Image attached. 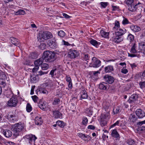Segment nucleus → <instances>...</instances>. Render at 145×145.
Wrapping results in <instances>:
<instances>
[{
	"label": "nucleus",
	"instance_id": "24",
	"mask_svg": "<svg viewBox=\"0 0 145 145\" xmlns=\"http://www.w3.org/2000/svg\"><path fill=\"white\" fill-rule=\"evenodd\" d=\"M113 67L111 65H108L105 68V71L106 73H109L114 71Z\"/></svg>",
	"mask_w": 145,
	"mask_h": 145
},
{
	"label": "nucleus",
	"instance_id": "10",
	"mask_svg": "<svg viewBox=\"0 0 145 145\" xmlns=\"http://www.w3.org/2000/svg\"><path fill=\"white\" fill-rule=\"evenodd\" d=\"M18 101L16 98L12 97L7 103V105L10 107L15 106L18 103Z\"/></svg>",
	"mask_w": 145,
	"mask_h": 145
},
{
	"label": "nucleus",
	"instance_id": "51",
	"mask_svg": "<svg viewBox=\"0 0 145 145\" xmlns=\"http://www.w3.org/2000/svg\"><path fill=\"white\" fill-rule=\"evenodd\" d=\"M88 122V120L86 117H84L82 118V124L84 125H86Z\"/></svg>",
	"mask_w": 145,
	"mask_h": 145
},
{
	"label": "nucleus",
	"instance_id": "28",
	"mask_svg": "<svg viewBox=\"0 0 145 145\" xmlns=\"http://www.w3.org/2000/svg\"><path fill=\"white\" fill-rule=\"evenodd\" d=\"M110 118V114L108 113H107L101 115V119L105 120L108 121Z\"/></svg>",
	"mask_w": 145,
	"mask_h": 145
},
{
	"label": "nucleus",
	"instance_id": "16",
	"mask_svg": "<svg viewBox=\"0 0 145 145\" xmlns=\"http://www.w3.org/2000/svg\"><path fill=\"white\" fill-rule=\"evenodd\" d=\"M99 88L100 89L107 90L109 89V86L107 83L103 82L99 84Z\"/></svg>",
	"mask_w": 145,
	"mask_h": 145
},
{
	"label": "nucleus",
	"instance_id": "58",
	"mask_svg": "<svg viewBox=\"0 0 145 145\" xmlns=\"http://www.w3.org/2000/svg\"><path fill=\"white\" fill-rule=\"evenodd\" d=\"M139 84L141 88L143 89L145 88V81L140 82Z\"/></svg>",
	"mask_w": 145,
	"mask_h": 145
},
{
	"label": "nucleus",
	"instance_id": "62",
	"mask_svg": "<svg viewBox=\"0 0 145 145\" xmlns=\"http://www.w3.org/2000/svg\"><path fill=\"white\" fill-rule=\"evenodd\" d=\"M145 130V127L144 126H142L141 127H139L138 128V131H143Z\"/></svg>",
	"mask_w": 145,
	"mask_h": 145
},
{
	"label": "nucleus",
	"instance_id": "60",
	"mask_svg": "<svg viewBox=\"0 0 145 145\" xmlns=\"http://www.w3.org/2000/svg\"><path fill=\"white\" fill-rule=\"evenodd\" d=\"M38 75H42L43 74H46L48 73V72H43L41 71H40L38 72Z\"/></svg>",
	"mask_w": 145,
	"mask_h": 145
},
{
	"label": "nucleus",
	"instance_id": "46",
	"mask_svg": "<svg viewBox=\"0 0 145 145\" xmlns=\"http://www.w3.org/2000/svg\"><path fill=\"white\" fill-rule=\"evenodd\" d=\"M26 109V110L28 112H30L32 110V107L29 103H27V104Z\"/></svg>",
	"mask_w": 145,
	"mask_h": 145
},
{
	"label": "nucleus",
	"instance_id": "37",
	"mask_svg": "<svg viewBox=\"0 0 145 145\" xmlns=\"http://www.w3.org/2000/svg\"><path fill=\"white\" fill-rule=\"evenodd\" d=\"M127 39L131 43L134 40V36L132 34H129L128 35Z\"/></svg>",
	"mask_w": 145,
	"mask_h": 145
},
{
	"label": "nucleus",
	"instance_id": "48",
	"mask_svg": "<svg viewBox=\"0 0 145 145\" xmlns=\"http://www.w3.org/2000/svg\"><path fill=\"white\" fill-rule=\"evenodd\" d=\"M86 113L88 114V116H90L92 114V111L91 108H87L86 109Z\"/></svg>",
	"mask_w": 145,
	"mask_h": 145
},
{
	"label": "nucleus",
	"instance_id": "50",
	"mask_svg": "<svg viewBox=\"0 0 145 145\" xmlns=\"http://www.w3.org/2000/svg\"><path fill=\"white\" fill-rule=\"evenodd\" d=\"M127 143L130 145L133 144L135 143V141L133 139H128L127 141Z\"/></svg>",
	"mask_w": 145,
	"mask_h": 145
},
{
	"label": "nucleus",
	"instance_id": "43",
	"mask_svg": "<svg viewBox=\"0 0 145 145\" xmlns=\"http://www.w3.org/2000/svg\"><path fill=\"white\" fill-rule=\"evenodd\" d=\"M52 104L54 105L59 104L60 103V100L59 98H55Z\"/></svg>",
	"mask_w": 145,
	"mask_h": 145
},
{
	"label": "nucleus",
	"instance_id": "13",
	"mask_svg": "<svg viewBox=\"0 0 145 145\" xmlns=\"http://www.w3.org/2000/svg\"><path fill=\"white\" fill-rule=\"evenodd\" d=\"M135 113L138 118H142L145 117V112L141 109H138L136 111Z\"/></svg>",
	"mask_w": 145,
	"mask_h": 145
},
{
	"label": "nucleus",
	"instance_id": "38",
	"mask_svg": "<svg viewBox=\"0 0 145 145\" xmlns=\"http://www.w3.org/2000/svg\"><path fill=\"white\" fill-rule=\"evenodd\" d=\"M90 44L93 45L97 47L99 45V43L95 40L92 39L90 41Z\"/></svg>",
	"mask_w": 145,
	"mask_h": 145
},
{
	"label": "nucleus",
	"instance_id": "45",
	"mask_svg": "<svg viewBox=\"0 0 145 145\" xmlns=\"http://www.w3.org/2000/svg\"><path fill=\"white\" fill-rule=\"evenodd\" d=\"M100 121V125L101 126L103 127L106 125L107 121L101 119Z\"/></svg>",
	"mask_w": 145,
	"mask_h": 145
},
{
	"label": "nucleus",
	"instance_id": "12",
	"mask_svg": "<svg viewBox=\"0 0 145 145\" xmlns=\"http://www.w3.org/2000/svg\"><path fill=\"white\" fill-rule=\"evenodd\" d=\"M77 135L83 140L87 142L90 140L91 139V137L89 135H87L81 133H78Z\"/></svg>",
	"mask_w": 145,
	"mask_h": 145
},
{
	"label": "nucleus",
	"instance_id": "23",
	"mask_svg": "<svg viewBox=\"0 0 145 145\" xmlns=\"http://www.w3.org/2000/svg\"><path fill=\"white\" fill-rule=\"evenodd\" d=\"M130 28L134 32L139 31L141 30L140 27L136 25H131L130 26Z\"/></svg>",
	"mask_w": 145,
	"mask_h": 145
},
{
	"label": "nucleus",
	"instance_id": "31",
	"mask_svg": "<svg viewBox=\"0 0 145 145\" xmlns=\"http://www.w3.org/2000/svg\"><path fill=\"white\" fill-rule=\"evenodd\" d=\"M100 34L101 36L104 38H107L109 35L108 32H106L103 30H101L100 31Z\"/></svg>",
	"mask_w": 145,
	"mask_h": 145
},
{
	"label": "nucleus",
	"instance_id": "3",
	"mask_svg": "<svg viewBox=\"0 0 145 145\" xmlns=\"http://www.w3.org/2000/svg\"><path fill=\"white\" fill-rule=\"evenodd\" d=\"M24 124L21 123H18L14 125L12 128V130L14 132V135L16 137L19 135V134L24 129Z\"/></svg>",
	"mask_w": 145,
	"mask_h": 145
},
{
	"label": "nucleus",
	"instance_id": "25",
	"mask_svg": "<svg viewBox=\"0 0 145 145\" xmlns=\"http://www.w3.org/2000/svg\"><path fill=\"white\" fill-rule=\"evenodd\" d=\"M31 81V83H36L39 80V78L38 75H32L30 77Z\"/></svg>",
	"mask_w": 145,
	"mask_h": 145
},
{
	"label": "nucleus",
	"instance_id": "22",
	"mask_svg": "<svg viewBox=\"0 0 145 145\" xmlns=\"http://www.w3.org/2000/svg\"><path fill=\"white\" fill-rule=\"evenodd\" d=\"M44 60V59L42 56L41 57L35 61L34 62V64L35 65L39 67V66L42 64Z\"/></svg>",
	"mask_w": 145,
	"mask_h": 145
},
{
	"label": "nucleus",
	"instance_id": "55",
	"mask_svg": "<svg viewBox=\"0 0 145 145\" xmlns=\"http://www.w3.org/2000/svg\"><path fill=\"white\" fill-rule=\"evenodd\" d=\"M120 122V120H118L116 122L114 123L113 124L111 125L110 126V129L112 128L113 127L116 125H119Z\"/></svg>",
	"mask_w": 145,
	"mask_h": 145
},
{
	"label": "nucleus",
	"instance_id": "63",
	"mask_svg": "<svg viewBox=\"0 0 145 145\" xmlns=\"http://www.w3.org/2000/svg\"><path fill=\"white\" fill-rule=\"evenodd\" d=\"M113 11L118 10L119 9V7L117 6H112Z\"/></svg>",
	"mask_w": 145,
	"mask_h": 145
},
{
	"label": "nucleus",
	"instance_id": "26",
	"mask_svg": "<svg viewBox=\"0 0 145 145\" xmlns=\"http://www.w3.org/2000/svg\"><path fill=\"white\" fill-rule=\"evenodd\" d=\"M53 114L55 118H60L62 117V114L58 110L53 111Z\"/></svg>",
	"mask_w": 145,
	"mask_h": 145
},
{
	"label": "nucleus",
	"instance_id": "32",
	"mask_svg": "<svg viewBox=\"0 0 145 145\" xmlns=\"http://www.w3.org/2000/svg\"><path fill=\"white\" fill-rule=\"evenodd\" d=\"M82 93L81 97L82 99H86L88 97L87 92L84 90H82L81 91Z\"/></svg>",
	"mask_w": 145,
	"mask_h": 145
},
{
	"label": "nucleus",
	"instance_id": "7",
	"mask_svg": "<svg viewBox=\"0 0 145 145\" xmlns=\"http://www.w3.org/2000/svg\"><path fill=\"white\" fill-rule=\"evenodd\" d=\"M137 46L135 43H134L133 46H132L131 50L130 52L133 54L128 53V56L131 57H139L140 56L139 54H138V51L136 50Z\"/></svg>",
	"mask_w": 145,
	"mask_h": 145
},
{
	"label": "nucleus",
	"instance_id": "33",
	"mask_svg": "<svg viewBox=\"0 0 145 145\" xmlns=\"http://www.w3.org/2000/svg\"><path fill=\"white\" fill-rule=\"evenodd\" d=\"M56 123L57 125L61 128H63L65 125V123L63 121L58 120L56 121Z\"/></svg>",
	"mask_w": 145,
	"mask_h": 145
},
{
	"label": "nucleus",
	"instance_id": "35",
	"mask_svg": "<svg viewBox=\"0 0 145 145\" xmlns=\"http://www.w3.org/2000/svg\"><path fill=\"white\" fill-rule=\"evenodd\" d=\"M113 112L114 114L120 112L121 110H120V107L118 106H115L113 109Z\"/></svg>",
	"mask_w": 145,
	"mask_h": 145
},
{
	"label": "nucleus",
	"instance_id": "4",
	"mask_svg": "<svg viewBox=\"0 0 145 145\" xmlns=\"http://www.w3.org/2000/svg\"><path fill=\"white\" fill-rule=\"evenodd\" d=\"M53 37L52 34L49 32L46 31L43 32L41 35H38L37 37L38 41L40 42L44 41V40H46Z\"/></svg>",
	"mask_w": 145,
	"mask_h": 145
},
{
	"label": "nucleus",
	"instance_id": "47",
	"mask_svg": "<svg viewBox=\"0 0 145 145\" xmlns=\"http://www.w3.org/2000/svg\"><path fill=\"white\" fill-rule=\"evenodd\" d=\"M115 26L113 27V29H118L120 27L119 22L117 20L115 21Z\"/></svg>",
	"mask_w": 145,
	"mask_h": 145
},
{
	"label": "nucleus",
	"instance_id": "61",
	"mask_svg": "<svg viewBox=\"0 0 145 145\" xmlns=\"http://www.w3.org/2000/svg\"><path fill=\"white\" fill-rule=\"evenodd\" d=\"M35 67L32 69V71L33 72H35L37 71L39 68V67L37 65H35Z\"/></svg>",
	"mask_w": 145,
	"mask_h": 145
},
{
	"label": "nucleus",
	"instance_id": "20",
	"mask_svg": "<svg viewBox=\"0 0 145 145\" xmlns=\"http://www.w3.org/2000/svg\"><path fill=\"white\" fill-rule=\"evenodd\" d=\"M111 135L112 137L116 138V139L119 140L120 138V135L116 129H113L112 131Z\"/></svg>",
	"mask_w": 145,
	"mask_h": 145
},
{
	"label": "nucleus",
	"instance_id": "30",
	"mask_svg": "<svg viewBox=\"0 0 145 145\" xmlns=\"http://www.w3.org/2000/svg\"><path fill=\"white\" fill-rule=\"evenodd\" d=\"M0 76L2 80H5L7 79V76L5 72L1 70H0Z\"/></svg>",
	"mask_w": 145,
	"mask_h": 145
},
{
	"label": "nucleus",
	"instance_id": "54",
	"mask_svg": "<svg viewBox=\"0 0 145 145\" xmlns=\"http://www.w3.org/2000/svg\"><path fill=\"white\" fill-rule=\"evenodd\" d=\"M39 48L41 50H44L46 48V46L45 44L41 43L39 46Z\"/></svg>",
	"mask_w": 145,
	"mask_h": 145
},
{
	"label": "nucleus",
	"instance_id": "1",
	"mask_svg": "<svg viewBox=\"0 0 145 145\" xmlns=\"http://www.w3.org/2000/svg\"><path fill=\"white\" fill-rule=\"evenodd\" d=\"M42 56L45 62L47 63L53 62L56 59L55 52L49 50L44 51Z\"/></svg>",
	"mask_w": 145,
	"mask_h": 145
},
{
	"label": "nucleus",
	"instance_id": "2",
	"mask_svg": "<svg viewBox=\"0 0 145 145\" xmlns=\"http://www.w3.org/2000/svg\"><path fill=\"white\" fill-rule=\"evenodd\" d=\"M127 30L125 29H122L119 28L117 29V31H115V33L116 37L113 38V40L115 42L119 43L123 40V39L121 37L126 32Z\"/></svg>",
	"mask_w": 145,
	"mask_h": 145
},
{
	"label": "nucleus",
	"instance_id": "41",
	"mask_svg": "<svg viewBox=\"0 0 145 145\" xmlns=\"http://www.w3.org/2000/svg\"><path fill=\"white\" fill-rule=\"evenodd\" d=\"M123 20L122 22L123 25H125L127 24H131V23L124 16H123Z\"/></svg>",
	"mask_w": 145,
	"mask_h": 145
},
{
	"label": "nucleus",
	"instance_id": "18",
	"mask_svg": "<svg viewBox=\"0 0 145 145\" xmlns=\"http://www.w3.org/2000/svg\"><path fill=\"white\" fill-rule=\"evenodd\" d=\"M50 47L52 49H55L57 47V45L55 40H50L47 43Z\"/></svg>",
	"mask_w": 145,
	"mask_h": 145
},
{
	"label": "nucleus",
	"instance_id": "57",
	"mask_svg": "<svg viewBox=\"0 0 145 145\" xmlns=\"http://www.w3.org/2000/svg\"><path fill=\"white\" fill-rule=\"evenodd\" d=\"M103 108L106 111H108V110L109 108V104L107 105H105L104 103L103 105Z\"/></svg>",
	"mask_w": 145,
	"mask_h": 145
},
{
	"label": "nucleus",
	"instance_id": "11",
	"mask_svg": "<svg viewBox=\"0 0 145 145\" xmlns=\"http://www.w3.org/2000/svg\"><path fill=\"white\" fill-rule=\"evenodd\" d=\"M79 55V53L77 50H70L68 53V56L71 58L73 59L78 57Z\"/></svg>",
	"mask_w": 145,
	"mask_h": 145
},
{
	"label": "nucleus",
	"instance_id": "14",
	"mask_svg": "<svg viewBox=\"0 0 145 145\" xmlns=\"http://www.w3.org/2000/svg\"><path fill=\"white\" fill-rule=\"evenodd\" d=\"M104 79L105 80L106 82L109 84H112L114 81V78L112 76L106 75L104 77Z\"/></svg>",
	"mask_w": 145,
	"mask_h": 145
},
{
	"label": "nucleus",
	"instance_id": "34",
	"mask_svg": "<svg viewBox=\"0 0 145 145\" xmlns=\"http://www.w3.org/2000/svg\"><path fill=\"white\" fill-rule=\"evenodd\" d=\"M45 86H47V85H46V84H44L41 86L40 88V91L43 93L47 94L48 93V91H47L45 89H43V87Z\"/></svg>",
	"mask_w": 145,
	"mask_h": 145
},
{
	"label": "nucleus",
	"instance_id": "52",
	"mask_svg": "<svg viewBox=\"0 0 145 145\" xmlns=\"http://www.w3.org/2000/svg\"><path fill=\"white\" fill-rule=\"evenodd\" d=\"M65 33L62 30H60L58 32V35L61 37H63L65 36Z\"/></svg>",
	"mask_w": 145,
	"mask_h": 145
},
{
	"label": "nucleus",
	"instance_id": "8",
	"mask_svg": "<svg viewBox=\"0 0 145 145\" xmlns=\"http://www.w3.org/2000/svg\"><path fill=\"white\" fill-rule=\"evenodd\" d=\"M125 1L128 7V10L132 12H133L136 10V7L138 4H140L138 3L135 4L134 2V0H125Z\"/></svg>",
	"mask_w": 145,
	"mask_h": 145
},
{
	"label": "nucleus",
	"instance_id": "17",
	"mask_svg": "<svg viewBox=\"0 0 145 145\" xmlns=\"http://www.w3.org/2000/svg\"><path fill=\"white\" fill-rule=\"evenodd\" d=\"M3 135L6 137L9 138L12 135V133L11 131L8 129L2 130L1 131Z\"/></svg>",
	"mask_w": 145,
	"mask_h": 145
},
{
	"label": "nucleus",
	"instance_id": "27",
	"mask_svg": "<svg viewBox=\"0 0 145 145\" xmlns=\"http://www.w3.org/2000/svg\"><path fill=\"white\" fill-rule=\"evenodd\" d=\"M139 48L138 53L141 52L142 50L144 51L145 50V43L143 42L139 43Z\"/></svg>",
	"mask_w": 145,
	"mask_h": 145
},
{
	"label": "nucleus",
	"instance_id": "6",
	"mask_svg": "<svg viewBox=\"0 0 145 145\" xmlns=\"http://www.w3.org/2000/svg\"><path fill=\"white\" fill-rule=\"evenodd\" d=\"M23 138L26 142L30 144H35L36 140L37 139L35 135L31 134L27 135Z\"/></svg>",
	"mask_w": 145,
	"mask_h": 145
},
{
	"label": "nucleus",
	"instance_id": "40",
	"mask_svg": "<svg viewBox=\"0 0 145 145\" xmlns=\"http://www.w3.org/2000/svg\"><path fill=\"white\" fill-rule=\"evenodd\" d=\"M131 121L134 122L135 121L137 118L135 115L131 114L129 117Z\"/></svg>",
	"mask_w": 145,
	"mask_h": 145
},
{
	"label": "nucleus",
	"instance_id": "5",
	"mask_svg": "<svg viewBox=\"0 0 145 145\" xmlns=\"http://www.w3.org/2000/svg\"><path fill=\"white\" fill-rule=\"evenodd\" d=\"M18 117V111L16 110L13 111L12 113L9 112L7 115V118L12 122L16 121Z\"/></svg>",
	"mask_w": 145,
	"mask_h": 145
},
{
	"label": "nucleus",
	"instance_id": "59",
	"mask_svg": "<svg viewBox=\"0 0 145 145\" xmlns=\"http://www.w3.org/2000/svg\"><path fill=\"white\" fill-rule=\"evenodd\" d=\"M65 79L66 81L68 82H72L71 78L70 76L69 75H66Z\"/></svg>",
	"mask_w": 145,
	"mask_h": 145
},
{
	"label": "nucleus",
	"instance_id": "29",
	"mask_svg": "<svg viewBox=\"0 0 145 145\" xmlns=\"http://www.w3.org/2000/svg\"><path fill=\"white\" fill-rule=\"evenodd\" d=\"M81 56L82 59L85 61L89 60L90 58L89 54L87 53H84L82 54Z\"/></svg>",
	"mask_w": 145,
	"mask_h": 145
},
{
	"label": "nucleus",
	"instance_id": "9",
	"mask_svg": "<svg viewBox=\"0 0 145 145\" xmlns=\"http://www.w3.org/2000/svg\"><path fill=\"white\" fill-rule=\"evenodd\" d=\"M101 61L95 57H93L92 61L90 64V67L94 68H98L101 65Z\"/></svg>",
	"mask_w": 145,
	"mask_h": 145
},
{
	"label": "nucleus",
	"instance_id": "44",
	"mask_svg": "<svg viewBox=\"0 0 145 145\" xmlns=\"http://www.w3.org/2000/svg\"><path fill=\"white\" fill-rule=\"evenodd\" d=\"M25 13V11L22 9H20L15 13L16 15H24Z\"/></svg>",
	"mask_w": 145,
	"mask_h": 145
},
{
	"label": "nucleus",
	"instance_id": "39",
	"mask_svg": "<svg viewBox=\"0 0 145 145\" xmlns=\"http://www.w3.org/2000/svg\"><path fill=\"white\" fill-rule=\"evenodd\" d=\"M38 106L41 109L43 110H44L46 107L45 104L42 102L38 104Z\"/></svg>",
	"mask_w": 145,
	"mask_h": 145
},
{
	"label": "nucleus",
	"instance_id": "64",
	"mask_svg": "<svg viewBox=\"0 0 145 145\" xmlns=\"http://www.w3.org/2000/svg\"><path fill=\"white\" fill-rule=\"evenodd\" d=\"M88 129L94 130L95 129V127L93 125H90L88 126Z\"/></svg>",
	"mask_w": 145,
	"mask_h": 145
},
{
	"label": "nucleus",
	"instance_id": "49",
	"mask_svg": "<svg viewBox=\"0 0 145 145\" xmlns=\"http://www.w3.org/2000/svg\"><path fill=\"white\" fill-rule=\"evenodd\" d=\"M48 68V65L47 63H44L42 65L41 68L42 70H47Z\"/></svg>",
	"mask_w": 145,
	"mask_h": 145
},
{
	"label": "nucleus",
	"instance_id": "56",
	"mask_svg": "<svg viewBox=\"0 0 145 145\" xmlns=\"http://www.w3.org/2000/svg\"><path fill=\"white\" fill-rule=\"evenodd\" d=\"M31 97L33 99V101L35 103L37 102V101L39 99L38 97L36 95L32 96Z\"/></svg>",
	"mask_w": 145,
	"mask_h": 145
},
{
	"label": "nucleus",
	"instance_id": "15",
	"mask_svg": "<svg viewBox=\"0 0 145 145\" xmlns=\"http://www.w3.org/2000/svg\"><path fill=\"white\" fill-rule=\"evenodd\" d=\"M138 97V95L136 94H133L129 97L127 101L130 103H133L136 101L137 100Z\"/></svg>",
	"mask_w": 145,
	"mask_h": 145
},
{
	"label": "nucleus",
	"instance_id": "19",
	"mask_svg": "<svg viewBox=\"0 0 145 145\" xmlns=\"http://www.w3.org/2000/svg\"><path fill=\"white\" fill-rule=\"evenodd\" d=\"M35 124L37 125H40L43 123L41 117L40 115L37 116L35 119Z\"/></svg>",
	"mask_w": 145,
	"mask_h": 145
},
{
	"label": "nucleus",
	"instance_id": "36",
	"mask_svg": "<svg viewBox=\"0 0 145 145\" xmlns=\"http://www.w3.org/2000/svg\"><path fill=\"white\" fill-rule=\"evenodd\" d=\"M2 143H0V144L3 145H16V144L13 142L8 141L5 142V140H4V141H2Z\"/></svg>",
	"mask_w": 145,
	"mask_h": 145
},
{
	"label": "nucleus",
	"instance_id": "21",
	"mask_svg": "<svg viewBox=\"0 0 145 145\" xmlns=\"http://www.w3.org/2000/svg\"><path fill=\"white\" fill-rule=\"evenodd\" d=\"M10 39L14 45L18 46H20V43L18 39L13 37H11Z\"/></svg>",
	"mask_w": 145,
	"mask_h": 145
},
{
	"label": "nucleus",
	"instance_id": "53",
	"mask_svg": "<svg viewBox=\"0 0 145 145\" xmlns=\"http://www.w3.org/2000/svg\"><path fill=\"white\" fill-rule=\"evenodd\" d=\"M108 3V2H101L100 3L101 7L103 8H105L107 6Z\"/></svg>",
	"mask_w": 145,
	"mask_h": 145
},
{
	"label": "nucleus",
	"instance_id": "42",
	"mask_svg": "<svg viewBox=\"0 0 145 145\" xmlns=\"http://www.w3.org/2000/svg\"><path fill=\"white\" fill-rule=\"evenodd\" d=\"M38 56V55L37 53L33 52L31 53L29 56V57L31 59H34L37 58Z\"/></svg>",
	"mask_w": 145,
	"mask_h": 145
}]
</instances>
